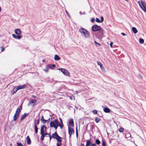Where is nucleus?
Masks as SVG:
<instances>
[{
  "mask_svg": "<svg viewBox=\"0 0 146 146\" xmlns=\"http://www.w3.org/2000/svg\"><path fill=\"white\" fill-rule=\"evenodd\" d=\"M92 30L94 32L100 31L99 36L101 37L103 35L104 30L102 29L101 27L97 25H94L93 26L92 28Z\"/></svg>",
  "mask_w": 146,
  "mask_h": 146,
  "instance_id": "1",
  "label": "nucleus"
},
{
  "mask_svg": "<svg viewBox=\"0 0 146 146\" xmlns=\"http://www.w3.org/2000/svg\"><path fill=\"white\" fill-rule=\"evenodd\" d=\"M80 32L81 35L86 38H88L89 36V32L85 29L83 28H81L79 30Z\"/></svg>",
  "mask_w": 146,
  "mask_h": 146,
  "instance_id": "2",
  "label": "nucleus"
},
{
  "mask_svg": "<svg viewBox=\"0 0 146 146\" xmlns=\"http://www.w3.org/2000/svg\"><path fill=\"white\" fill-rule=\"evenodd\" d=\"M22 109V106L21 105L20 106L19 108H18L17 109L14 117L13 120L14 121H16L19 116L20 113Z\"/></svg>",
  "mask_w": 146,
  "mask_h": 146,
  "instance_id": "3",
  "label": "nucleus"
},
{
  "mask_svg": "<svg viewBox=\"0 0 146 146\" xmlns=\"http://www.w3.org/2000/svg\"><path fill=\"white\" fill-rule=\"evenodd\" d=\"M52 138L56 139L58 142H61L62 141L61 139L62 138L58 135L56 132H55L54 134H52Z\"/></svg>",
  "mask_w": 146,
  "mask_h": 146,
  "instance_id": "4",
  "label": "nucleus"
},
{
  "mask_svg": "<svg viewBox=\"0 0 146 146\" xmlns=\"http://www.w3.org/2000/svg\"><path fill=\"white\" fill-rule=\"evenodd\" d=\"M58 70L61 71L64 75L68 76H70V73L66 69L64 68H59Z\"/></svg>",
  "mask_w": 146,
  "mask_h": 146,
  "instance_id": "5",
  "label": "nucleus"
},
{
  "mask_svg": "<svg viewBox=\"0 0 146 146\" xmlns=\"http://www.w3.org/2000/svg\"><path fill=\"white\" fill-rule=\"evenodd\" d=\"M138 3L140 7L145 11L146 12V5L144 2L142 1H141L140 2H138Z\"/></svg>",
  "mask_w": 146,
  "mask_h": 146,
  "instance_id": "6",
  "label": "nucleus"
},
{
  "mask_svg": "<svg viewBox=\"0 0 146 146\" xmlns=\"http://www.w3.org/2000/svg\"><path fill=\"white\" fill-rule=\"evenodd\" d=\"M58 120L57 119H55L53 121H51L50 123V125L51 127H53L55 125L59 123Z\"/></svg>",
  "mask_w": 146,
  "mask_h": 146,
  "instance_id": "7",
  "label": "nucleus"
},
{
  "mask_svg": "<svg viewBox=\"0 0 146 146\" xmlns=\"http://www.w3.org/2000/svg\"><path fill=\"white\" fill-rule=\"evenodd\" d=\"M68 132L70 136L71 137L72 134L74 133V131L72 127H68Z\"/></svg>",
  "mask_w": 146,
  "mask_h": 146,
  "instance_id": "8",
  "label": "nucleus"
},
{
  "mask_svg": "<svg viewBox=\"0 0 146 146\" xmlns=\"http://www.w3.org/2000/svg\"><path fill=\"white\" fill-rule=\"evenodd\" d=\"M26 85H21L19 86H16L15 87L17 89V90H18L20 89H25L26 88Z\"/></svg>",
  "mask_w": 146,
  "mask_h": 146,
  "instance_id": "9",
  "label": "nucleus"
},
{
  "mask_svg": "<svg viewBox=\"0 0 146 146\" xmlns=\"http://www.w3.org/2000/svg\"><path fill=\"white\" fill-rule=\"evenodd\" d=\"M37 100H36L33 99L29 101V103L28 104V105L29 106L31 104H33V106H34Z\"/></svg>",
  "mask_w": 146,
  "mask_h": 146,
  "instance_id": "10",
  "label": "nucleus"
},
{
  "mask_svg": "<svg viewBox=\"0 0 146 146\" xmlns=\"http://www.w3.org/2000/svg\"><path fill=\"white\" fill-rule=\"evenodd\" d=\"M12 36L14 38L18 40L20 39L22 37L21 36L18 35H16L14 34H13L12 35Z\"/></svg>",
  "mask_w": 146,
  "mask_h": 146,
  "instance_id": "11",
  "label": "nucleus"
},
{
  "mask_svg": "<svg viewBox=\"0 0 146 146\" xmlns=\"http://www.w3.org/2000/svg\"><path fill=\"white\" fill-rule=\"evenodd\" d=\"M46 127L44 125L41 127V129H40L41 134H43V132H44V131H45L46 130Z\"/></svg>",
  "mask_w": 146,
  "mask_h": 146,
  "instance_id": "12",
  "label": "nucleus"
},
{
  "mask_svg": "<svg viewBox=\"0 0 146 146\" xmlns=\"http://www.w3.org/2000/svg\"><path fill=\"white\" fill-rule=\"evenodd\" d=\"M15 33L16 34L19 35L21 34V32L20 29H17L15 30Z\"/></svg>",
  "mask_w": 146,
  "mask_h": 146,
  "instance_id": "13",
  "label": "nucleus"
},
{
  "mask_svg": "<svg viewBox=\"0 0 146 146\" xmlns=\"http://www.w3.org/2000/svg\"><path fill=\"white\" fill-rule=\"evenodd\" d=\"M47 67L49 68V69H53L56 66L55 64H48L47 65Z\"/></svg>",
  "mask_w": 146,
  "mask_h": 146,
  "instance_id": "14",
  "label": "nucleus"
},
{
  "mask_svg": "<svg viewBox=\"0 0 146 146\" xmlns=\"http://www.w3.org/2000/svg\"><path fill=\"white\" fill-rule=\"evenodd\" d=\"M28 115L29 113H25L24 114L22 115L21 117V120H22L24 119Z\"/></svg>",
  "mask_w": 146,
  "mask_h": 146,
  "instance_id": "15",
  "label": "nucleus"
},
{
  "mask_svg": "<svg viewBox=\"0 0 146 146\" xmlns=\"http://www.w3.org/2000/svg\"><path fill=\"white\" fill-rule=\"evenodd\" d=\"M59 126H60V128L62 129L63 128V126L61 125V124L59 123L55 125L53 127L55 129H57L58 127Z\"/></svg>",
  "mask_w": 146,
  "mask_h": 146,
  "instance_id": "16",
  "label": "nucleus"
},
{
  "mask_svg": "<svg viewBox=\"0 0 146 146\" xmlns=\"http://www.w3.org/2000/svg\"><path fill=\"white\" fill-rule=\"evenodd\" d=\"M97 63L98 65L100 66V68H101L102 70H104V67L103 66L102 64L101 63L98 61H97Z\"/></svg>",
  "mask_w": 146,
  "mask_h": 146,
  "instance_id": "17",
  "label": "nucleus"
},
{
  "mask_svg": "<svg viewBox=\"0 0 146 146\" xmlns=\"http://www.w3.org/2000/svg\"><path fill=\"white\" fill-rule=\"evenodd\" d=\"M69 125L71 126H74V121L73 119L71 118L69 120Z\"/></svg>",
  "mask_w": 146,
  "mask_h": 146,
  "instance_id": "18",
  "label": "nucleus"
},
{
  "mask_svg": "<svg viewBox=\"0 0 146 146\" xmlns=\"http://www.w3.org/2000/svg\"><path fill=\"white\" fill-rule=\"evenodd\" d=\"M16 87H14L13 90L11 91V94H14L16 93L18 91Z\"/></svg>",
  "mask_w": 146,
  "mask_h": 146,
  "instance_id": "19",
  "label": "nucleus"
},
{
  "mask_svg": "<svg viewBox=\"0 0 146 146\" xmlns=\"http://www.w3.org/2000/svg\"><path fill=\"white\" fill-rule=\"evenodd\" d=\"M27 141V144L28 145H30L31 144V141L30 138L29 136H27L26 137Z\"/></svg>",
  "mask_w": 146,
  "mask_h": 146,
  "instance_id": "20",
  "label": "nucleus"
},
{
  "mask_svg": "<svg viewBox=\"0 0 146 146\" xmlns=\"http://www.w3.org/2000/svg\"><path fill=\"white\" fill-rule=\"evenodd\" d=\"M104 112L106 113H108L110 112V110L108 108H105L104 109Z\"/></svg>",
  "mask_w": 146,
  "mask_h": 146,
  "instance_id": "21",
  "label": "nucleus"
},
{
  "mask_svg": "<svg viewBox=\"0 0 146 146\" xmlns=\"http://www.w3.org/2000/svg\"><path fill=\"white\" fill-rule=\"evenodd\" d=\"M60 57L57 55H55L54 56V59L55 60H58L60 59Z\"/></svg>",
  "mask_w": 146,
  "mask_h": 146,
  "instance_id": "22",
  "label": "nucleus"
},
{
  "mask_svg": "<svg viewBox=\"0 0 146 146\" xmlns=\"http://www.w3.org/2000/svg\"><path fill=\"white\" fill-rule=\"evenodd\" d=\"M41 121L43 124L46 123V121H48V120H45L44 119L43 116L41 117Z\"/></svg>",
  "mask_w": 146,
  "mask_h": 146,
  "instance_id": "23",
  "label": "nucleus"
},
{
  "mask_svg": "<svg viewBox=\"0 0 146 146\" xmlns=\"http://www.w3.org/2000/svg\"><path fill=\"white\" fill-rule=\"evenodd\" d=\"M132 30L133 33H136L137 32V29L135 27H133L132 28Z\"/></svg>",
  "mask_w": 146,
  "mask_h": 146,
  "instance_id": "24",
  "label": "nucleus"
},
{
  "mask_svg": "<svg viewBox=\"0 0 146 146\" xmlns=\"http://www.w3.org/2000/svg\"><path fill=\"white\" fill-rule=\"evenodd\" d=\"M91 143L90 141L89 140H87L86 146H89L90 144L91 145Z\"/></svg>",
  "mask_w": 146,
  "mask_h": 146,
  "instance_id": "25",
  "label": "nucleus"
},
{
  "mask_svg": "<svg viewBox=\"0 0 146 146\" xmlns=\"http://www.w3.org/2000/svg\"><path fill=\"white\" fill-rule=\"evenodd\" d=\"M100 118L98 117H96L95 118V121L96 123H98L99 121L100 120Z\"/></svg>",
  "mask_w": 146,
  "mask_h": 146,
  "instance_id": "26",
  "label": "nucleus"
},
{
  "mask_svg": "<svg viewBox=\"0 0 146 146\" xmlns=\"http://www.w3.org/2000/svg\"><path fill=\"white\" fill-rule=\"evenodd\" d=\"M49 68L47 67V65L46 66V68L45 69H43L44 71L45 72H48L49 71Z\"/></svg>",
  "mask_w": 146,
  "mask_h": 146,
  "instance_id": "27",
  "label": "nucleus"
},
{
  "mask_svg": "<svg viewBox=\"0 0 146 146\" xmlns=\"http://www.w3.org/2000/svg\"><path fill=\"white\" fill-rule=\"evenodd\" d=\"M139 42L140 44L143 43L144 42V40L142 38H140L139 39Z\"/></svg>",
  "mask_w": 146,
  "mask_h": 146,
  "instance_id": "28",
  "label": "nucleus"
},
{
  "mask_svg": "<svg viewBox=\"0 0 146 146\" xmlns=\"http://www.w3.org/2000/svg\"><path fill=\"white\" fill-rule=\"evenodd\" d=\"M35 133H38V128L36 125H35Z\"/></svg>",
  "mask_w": 146,
  "mask_h": 146,
  "instance_id": "29",
  "label": "nucleus"
},
{
  "mask_svg": "<svg viewBox=\"0 0 146 146\" xmlns=\"http://www.w3.org/2000/svg\"><path fill=\"white\" fill-rule=\"evenodd\" d=\"M124 129L123 127H121L119 129V131L120 132L122 133L124 131Z\"/></svg>",
  "mask_w": 146,
  "mask_h": 146,
  "instance_id": "30",
  "label": "nucleus"
},
{
  "mask_svg": "<svg viewBox=\"0 0 146 146\" xmlns=\"http://www.w3.org/2000/svg\"><path fill=\"white\" fill-rule=\"evenodd\" d=\"M96 143L98 145H99L100 143V142L99 140L97 139L95 141Z\"/></svg>",
  "mask_w": 146,
  "mask_h": 146,
  "instance_id": "31",
  "label": "nucleus"
},
{
  "mask_svg": "<svg viewBox=\"0 0 146 146\" xmlns=\"http://www.w3.org/2000/svg\"><path fill=\"white\" fill-rule=\"evenodd\" d=\"M93 113L94 114H96L97 113V111L96 110H94L92 111Z\"/></svg>",
  "mask_w": 146,
  "mask_h": 146,
  "instance_id": "32",
  "label": "nucleus"
},
{
  "mask_svg": "<svg viewBox=\"0 0 146 146\" xmlns=\"http://www.w3.org/2000/svg\"><path fill=\"white\" fill-rule=\"evenodd\" d=\"M39 120H37L36 121L35 123V125H36L37 126V125L39 124Z\"/></svg>",
  "mask_w": 146,
  "mask_h": 146,
  "instance_id": "33",
  "label": "nucleus"
},
{
  "mask_svg": "<svg viewBox=\"0 0 146 146\" xmlns=\"http://www.w3.org/2000/svg\"><path fill=\"white\" fill-rule=\"evenodd\" d=\"M41 135V136L40 137V139L41 140L43 141L44 139V136L43 135V134Z\"/></svg>",
  "mask_w": 146,
  "mask_h": 146,
  "instance_id": "34",
  "label": "nucleus"
},
{
  "mask_svg": "<svg viewBox=\"0 0 146 146\" xmlns=\"http://www.w3.org/2000/svg\"><path fill=\"white\" fill-rule=\"evenodd\" d=\"M17 146H23V145L20 143L18 142L17 143Z\"/></svg>",
  "mask_w": 146,
  "mask_h": 146,
  "instance_id": "35",
  "label": "nucleus"
},
{
  "mask_svg": "<svg viewBox=\"0 0 146 146\" xmlns=\"http://www.w3.org/2000/svg\"><path fill=\"white\" fill-rule=\"evenodd\" d=\"M96 22L99 23H101L99 19L96 18Z\"/></svg>",
  "mask_w": 146,
  "mask_h": 146,
  "instance_id": "36",
  "label": "nucleus"
},
{
  "mask_svg": "<svg viewBox=\"0 0 146 146\" xmlns=\"http://www.w3.org/2000/svg\"><path fill=\"white\" fill-rule=\"evenodd\" d=\"M101 21H101V23L103 22L104 21V18L103 17L101 16Z\"/></svg>",
  "mask_w": 146,
  "mask_h": 146,
  "instance_id": "37",
  "label": "nucleus"
},
{
  "mask_svg": "<svg viewBox=\"0 0 146 146\" xmlns=\"http://www.w3.org/2000/svg\"><path fill=\"white\" fill-rule=\"evenodd\" d=\"M59 119H60V122L61 123V124L62 126L63 125V123L62 122V119L61 118H59Z\"/></svg>",
  "mask_w": 146,
  "mask_h": 146,
  "instance_id": "38",
  "label": "nucleus"
},
{
  "mask_svg": "<svg viewBox=\"0 0 146 146\" xmlns=\"http://www.w3.org/2000/svg\"><path fill=\"white\" fill-rule=\"evenodd\" d=\"M91 21L92 23H94L95 21V19L94 18H92L91 20Z\"/></svg>",
  "mask_w": 146,
  "mask_h": 146,
  "instance_id": "39",
  "label": "nucleus"
},
{
  "mask_svg": "<svg viewBox=\"0 0 146 146\" xmlns=\"http://www.w3.org/2000/svg\"><path fill=\"white\" fill-rule=\"evenodd\" d=\"M102 145L103 146H106V143L104 141H102Z\"/></svg>",
  "mask_w": 146,
  "mask_h": 146,
  "instance_id": "40",
  "label": "nucleus"
},
{
  "mask_svg": "<svg viewBox=\"0 0 146 146\" xmlns=\"http://www.w3.org/2000/svg\"><path fill=\"white\" fill-rule=\"evenodd\" d=\"M90 146H97L95 143H91Z\"/></svg>",
  "mask_w": 146,
  "mask_h": 146,
  "instance_id": "41",
  "label": "nucleus"
},
{
  "mask_svg": "<svg viewBox=\"0 0 146 146\" xmlns=\"http://www.w3.org/2000/svg\"><path fill=\"white\" fill-rule=\"evenodd\" d=\"M48 134L46 132L44 133V132H43V135L45 136V135H47Z\"/></svg>",
  "mask_w": 146,
  "mask_h": 146,
  "instance_id": "42",
  "label": "nucleus"
},
{
  "mask_svg": "<svg viewBox=\"0 0 146 146\" xmlns=\"http://www.w3.org/2000/svg\"><path fill=\"white\" fill-rule=\"evenodd\" d=\"M76 136L77 137L78 136V129H77V127H76Z\"/></svg>",
  "mask_w": 146,
  "mask_h": 146,
  "instance_id": "43",
  "label": "nucleus"
},
{
  "mask_svg": "<svg viewBox=\"0 0 146 146\" xmlns=\"http://www.w3.org/2000/svg\"><path fill=\"white\" fill-rule=\"evenodd\" d=\"M113 44V42H111L110 43V45L111 47V48H113V47H112Z\"/></svg>",
  "mask_w": 146,
  "mask_h": 146,
  "instance_id": "44",
  "label": "nucleus"
},
{
  "mask_svg": "<svg viewBox=\"0 0 146 146\" xmlns=\"http://www.w3.org/2000/svg\"><path fill=\"white\" fill-rule=\"evenodd\" d=\"M1 51L3 52V51H4L5 50L4 48L3 47H1Z\"/></svg>",
  "mask_w": 146,
  "mask_h": 146,
  "instance_id": "45",
  "label": "nucleus"
},
{
  "mask_svg": "<svg viewBox=\"0 0 146 146\" xmlns=\"http://www.w3.org/2000/svg\"><path fill=\"white\" fill-rule=\"evenodd\" d=\"M52 138V135L51 136V135H50V136L49 137V139L50 141L51 140V138Z\"/></svg>",
  "mask_w": 146,
  "mask_h": 146,
  "instance_id": "46",
  "label": "nucleus"
},
{
  "mask_svg": "<svg viewBox=\"0 0 146 146\" xmlns=\"http://www.w3.org/2000/svg\"><path fill=\"white\" fill-rule=\"evenodd\" d=\"M56 145L57 146H61V145H60V144L58 143H56Z\"/></svg>",
  "mask_w": 146,
  "mask_h": 146,
  "instance_id": "47",
  "label": "nucleus"
},
{
  "mask_svg": "<svg viewBox=\"0 0 146 146\" xmlns=\"http://www.w3.org/2000/svg\"><path fill=\"white\" fill-rule=\"evenodd\" d=\"M121 34L122 35H123V36H125L126 35V34L124 33H122Z\"/></svg>",
  "mask_w": 146,
  "mask_h": 146,
  "instance_id": "48",
  "label": "nucleus"
},
{
  "mask_svg": "<svg viewBox=\"0 0 146 146\" xmlns=\"http://www.w3.org/2000/svg\"><path fill=\"white\" fill-rule=\"evenodd\" d=\"M94 42L95 43H96V44H98L99 46H100V44L99 43H97L96 41H95Z\"/></svg>",
  "mask_w": 146,
  "mask_h": 146,
  "instance_id": "49",
  "label": "nucleus"
},
{
  "mask_svg": "<svg viewBox=\"0 0 146 146\" xmlns=\"http://www.w3.org/2000/svg\"><path fill=\"white\" fill-rule=\"evenodd\" d=\"M66 13L67 15H68V16H69V13L68 12H67L66 11Z\"/></svg>",
  "mask_w": 146,
  "mask_h": 146,
  "instance_id": "50",
  "label": "nucleus"
},
{
  "mask_svg": "<svg viewBox=\"0 0 146 146\" xmlns=\"http://www.w3.org/2000/svg\"><path fill=\"white\" fill-rule=\"evenodd\" d=\"M139 76H140V77L141 78H142V76L140 74H139Z\"/></svg>",
  "mask_w": 146,
  "mask_h": 146,
  "instance_id": "51",
  "label": "nucleus"
},
{
  "mask_svg": "<svg viewBox=\"0 0 146 146\" xmlns=\"http://www.w3.org/2000/svg\"><path fill=\"white\" fill-rule=\"evenodd\" d=\"M32 97H33V98H36V97L35 96L33 95H32Z\"/></svg>",
  "mask_w": 146,
  "mask_h": 146,
  "instance_id": "52",
  "label": "nucleus"
},
{
  "mask_svg": "<svg viewBox=\"0 0 146 146\" xmlns=\"http://www.w3.org/2000/svg\"><path fill=\"white\" fill-rule=\"evenodd\" d=\"M81 146H84V143H82L81 144Z\"/></svg>",
  "mask_w": 146,
  "mask_h": 146,
  "instance_id": "53",
  "label": "nucleus"
},
{
  "mask_svg": "<svg viewBox=\"0 0 146 146\" xmlns=\"http://www.w3.org/2000/svg\"><path fill=\"white\" fill-rule=\"evenodd\" d=\"M48 121H46V123H47V124H48L49 123V121H48Z\"/></svg>",
  "mask_w": 146,
  "mask_h": 146,
  "instance_id": "54",
  "label": "nucleus"
},
{
  "mask_svg": "<svg viewBox=\"0 0 146 146\" xmlns=\"http://www.w3.org/2000/svg\"><path fill=\"white\" fill-rule=\"evenodd\" d=\"M1 7L0 6V12H1Z\"/></svg>",
  "mask_w": 146,
  "mask_h": 146,
  "instance_id": "55",
  "label": "nucleus"
},
{
  "mask_svg": "<svg viewBox=\"0 0 146 146\" xmlns=\"http://www.w3.org/2000/svg\"><path fill=\"white\" fill-rule=\"evenodd\" d=\"M42 62H44L45 61V60H44L43 59L42 60Z\"/></svg>",
  "mask_w": 146,
  "mask_h": 146,
  "instance_id": "56",
  "label": "nucleus"
},
{
  "mask_svg": "<svg viewBox=\"0 0 146 146\" xmlns=\"http://www.w3.org/2000/svg\"><path fill=\"white\" fill-rule=\"evenodd\" d=\"M48 135H49V137H50V135H50V134H48Z\"/></svg>",
  "mask_w": 146,
  "mask_h": 146,
  "instance_id": "57",
  "label": "nucleus"
},
{
  "mask_svg": "<svg viewBox=\"0 0 146 146\" xmlns=\"http://www.w3.org/2000/svg\"><path fill=\"white\" fill-rule=\"evenodd\" d=\"M85 14V12H84V13H83V14Z\"/></svg>",
  "mask_w": 146,
  "mask_h": 146,
  "instance_id": "58",
  "label": "nucleus"
},
{
  "mask_svg": "<svg viewBox=\"0 0 146 146\" xmlns=\"http://www.w3.org/2000/svg\"><path fill=\"white\" fill-rule=\"evenodd\" d=\"M80 13L81 14H81V11H80Z\"/></svg>",
  "mask_w": 146,
  "mask_h": 146,
  "instance_id": "59",
  "label": "nucleus"
},
{
  "mask_svg": "<svg viewBox=\"0 0 146 146\" xmlns=\"http://www.w3.org/2000/svg\"><path fill=\"white\" fill-rule=\"evenodd\" d=\"M70 99H72V98L71 97H70Z\"/></svg>",
  "mask_w": 146,
  "mask_h": 146,
  "instance_id": "60",
  "label": "nucleus"
},
{
  "mask_svg": "<svg viewBox=\"0 0 146 146\" xmlns=\"http://www.w3.org/2000/svg\"><path fill=\"white\" fill-rule=\"evenodd\" d=\"M125 0L126 1H128V0Z\"/></svg>",
  "mask_w": 146,
  "mask_h": 146,
  "instance_id": "61",
  "label": "nucleus"
}]
</instances>
